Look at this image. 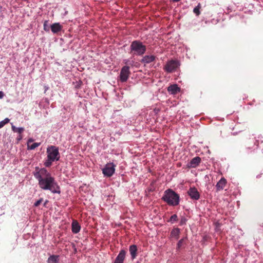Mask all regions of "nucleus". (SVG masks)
Returning a JSON list of instances; mask_svg holds the SVG:
<instances>
[{
	"instance_id": "1",
	"label": "nucleus",
	"mask_w": 263,
	"mask_h": 263,
	"mask_svg": "<svg viewBox=\"0 0 263 263\" xmlns=\"http://www.w3.org/2000/svg\"><path fill=\"white\" fill-rule=\"evenodd\" d=\"M35 178L39 181V186L44 190H49L52 193H60V187L51 174L45 168L35 167Z\"/></svg>"
},
{
	"instance_id": "2",
	"label": "nucleus",
	"mask_w": 263,
	"mask_h": 263,
	"mask_svg": "<svg viewBox=\"0 0 263 263\" xmlns=\"http://www.w3.org/2000/svg\"><path fill=\"white\" fill-rule=\"evenodd\" d=\"M161 199L169 205L176 206L179 203V195L172 189L166 190Z\"/></svg>"
},
{
	"instance_id": "3",
	"label": "nucleus",
	"mask_w": 263,
	"mask_h": 263,
	"mask_svg": "<svg viewBox=\"0 0 263 263\" xmlns=\"http://www.w3.org/2000/svg\"><path fill=\"white\" fill-rule=\"evenodd\" d=\"M130 49L129 53L133 56L142 55L145 52L146 48L140 41H134L130 44Z\"/></svg>"
},
{
	"instance_id": "4",
	"label": "nucleus",
	"mask_w": 263,
	"mask_h": 263,
	"mask_svg": "<svg viewBox=\"0 0 263 263\" xmlns=\"http://www.w3.org/2000/svg\"><path fill=\"white\" fill-rule=\"evenodd\" d=\"M47 158L55 161H58L60 159V156L59 152L58 147L51 145L47 148Z\"/></svg>"
},
{
	"instance_id": "5",
	"label": "nucleus",
	"mask_w": 263,
	"mask_h": 263,
	"mask_svg": "<svg viewBox=\"0 0 263 263\" xmlns=\"http://www.w3.org/2000/svg\"><path fill=\"white\" fill-rule=\"evenodd\" d=\"M180 66L179 62L177 60L168 61L164 67V70L168 73H172L179 67Z\"/></svg>"
},
{
	"instance_id": "6",
	"label": "nucleus",
	"mask_w": 263,
	"mask_h": 263,
	"mask_svg": "<svg viewBox=\"0 0 263 263\" xmlns=\"http://www.w3.org/2000/svg\"><path fill=\"white\" fill-rule=\"evenodd\" d=\"M116 165L112 163H109L106 164L104 168L102 170V173L104 176L110 177L112 176L115 171Z\"/></svg>"
},
{
	"instance_id": "7",
	"label": "nucleus",
	"mask_w": 263,
	"mask_h": 263,
	"mask_svg": "<svg viewBox=\"0 0 263 263\" xmlns=\"http://www.w3.org/2000/svg\"><path fill=\"white\" fill-rule=\"evenodd\" d=\"M130 74L129 71V67L128 66H124L122 67L120 71V80L122 82L127 81Z\"/></svg>"
},
{
	"instance_id": "8",
	"label": "nucleus",
	"mask_w": 263,
	"mask_h": 263,
	"mask_svg": "<svg viewBox=\"0 0 263 263\" xmlns=\"http://www.w3.org/2000/svg\"><path fill=\"white\" fill-rule=\"evenodd\" d=\"M187 194L192 200H197L200 198V194L195 187H190L187 191Z\"/></svg>"
},
{
	"instance_id": "9",
	"label": "nucleus",
	"mask_w": 263,
	"mask_h": 263,
	"mask_svg": "<svg viewBox=\"0 0 263 263\" xmlns=\"http://www.w3.org/2000/svg\"><path fill=\"white\" fill-rule=\"evenodd\" d=\"M126 253V252L125 250H121L117 257L116 258L114 263H123Z\"/></svg>"
},
{
	"instance_id": "10",
	"label": "nucleus",
	"mask_w": 263,
	"mask_h": 263,
	"mask_svg": "<svg viewBox=\"0 0 263 263\" xmlns=\"http://www.w3.org/2000/svg\"><path fill=\"white\" fill-rule=\"evenodd\" d=\"M167 91L172 95H175L180 91V88L177 84H173L167 87Z\"/></svg>"
},
{
	"instance_id": "11",
	"label": "nucleus",
	"mask_w": 263,
	"mask_h": 263,
	"mask_svg": "<svg viewBox=\"0 0 263 263\" xmlns=\"http://www.w3.org/2000/svg\"><path fill=\"white\" fill-rule=\"evenodd\" d=\"M51 30L53 33H57L61 31L62 26L59 23H55L51 25Z\"/></svg>"
},
{
	"instance_id": "12",
	"label": "nucleus",
	"mask_w": 263,
	"mask_h": 263,
	"mask_svg": "<svg viewBox=\"0 0 263 263\" xmlns=\"http://www.w3.org/2000/svg\"><path fill=\"white\" fill-rule=\"evenodd\" d=\"M227 183V180L224 178H222L216 184L217 191L223 190Z\"/></svg>"
},
{
	"instance_id": "13",
	"label": "nucleus",
	"mask_w": 263,
	"mask_h": 263,
	"mask_svg": "<svg viewBox=\"0 0 263 263\" xmlns=\"http://www.w3.org/2000/svg\"><path fill=\"white\" fill-rule=\"evenodd\" d=\"M81 229V227L77 220H73L71 224L72 232L74 233H78Z\"/></svg>"
},
{
	"instance_id": "14",
	"label": "nucleus",
	"mask_w": 263,
	"mask_h": 263,
	"mask_svg": "<svg viewBox=\"0 0 263 263\" xmlns=\"http://www.w3.org/2000/svg\"><path fill=\"white\" fill-rule=\"evenodd\" d=\"M129 251L132 256V258L134 259L137 256V247L136 245H133L129 246Z\"/></svg>"
},
{
	"instance_id": "15",
	"label": "nucleus",
	"mask_w": 263,
	"mask_h": 263,
	"mask_svg": "<svg viewBox=\"0 0 263 263\" xmlns=\"http://www.w3.org/2000/svg\"><path fill=\"white\" fill-rule=\"evenodd\" d=\"M180 233V229L178 228H174L170 234V236L171 238H174L176 240H177L179 238V235Z\"/></svg>"
},
{
	"instance_id": "16",
	"label": "nucleus",
	"mask_w": 263,
	"mask_h": 263,
	"mask_svg": "<svg viewBox=\"0 0 263 263\" xmlns=\"http://www.w3.org/2000/svg\"><path fill=\"white\" fill-rule=\"evenodd\" d=\"M156 57L154 55H145L141 60V62L145 64L150 63L155 61Z\"/></svg>"
},
{
	"instance_id": "17",
	"label": "nucleus",
	"mask_w": 263,
	"mask_h": 263,
	"mask_svg": "<svg viewBox=\"0 0 263 263\" xmlns=\"http://www.w3.org/2000/svg\"><path fill=\"white\" fill-rule=\"evenodd\" d=\"M201 162V158L199 157H194L190 162V166L192 167H196Z\"/></svg>"
},
{
	"instance_id": "18",
	"label": "nucleus",
	"mask_w": 263,
	"mask_h": 263,
	"mask_svg": "<svg viewBox=\"0 0 263 263\" xmlns=\"http://www.w3.org/2000/svg\"><path fill=\"white\" fill-rule=\"evenodd\" d=\"M59 255H52L49 257L47 259L48 263H59Z\"/></svg>"
},
{
	"instance_id": "19",
	"label": "nucleus",
	"mask_w": 263,
	"mask_h": 263,
	"mask_svg": "<svg viewBox=\"0 0 263 263\" xmlns=\"http://www.w3.org/2000/svg\"><path fill=\"white\" fill-rule=\"evenodd\" d=\"M33 141L32 139H29L27 142V147L28 149H34L40 145V143H34L30 144L31 142Z\"/></svg>"
},
{
	"instance_id": "20",
	"label": "nucleus",
	"mask_w": 263,
	"mask_h": 263,
	"mask_svg": "<svg viewBox=\"0 0 263 263\" xmlns=\"http://www.w3.org/2000/svg\"><path fill=\"white\" fill-rule=\"evenodd\" d=\"M201 4L199 3L198 5L194 8L193 12L196 14V16H199L200 14V9L201 8Z\"/></svg>"
},
{
	"instance_id": "21",
	"label": "nucleus",
	"mask_w": 263,
	"mask_h": 263,
	"mask_svg": "<svg viewBox=\"0 0 263 263\" xmlns=\"http://www.w3.org/2000/svg\"><path fill=\"white\" fill-rule=\"evenodd\" d=\"M177 220H178L177 215L176 214H174L170 217V219L167 221L173 223L174 222H176Z\"/></svg>"
},
{
	"instance_id": "22",
	"label": "nucleus",
	"mask_w": 263,
	"mask_h": 263,
	"mask_svg": "<svg viewBox=\"0 0 263 263\" xmlns=\"http://www.w3.org/2000/svg\"><path fill=\"white\" fill-rule=\"evenodd\" d=\"M9 122L8 118H6L4 120L0 122V128H2L6 124Z\"/></svg>"
},
{
	"instance_id": "23",
	"label": "nucleus",
	"mask_w": 263,
	"mask_h": 263,
	"mask_svg": "<svg viewBox=\"0 0 263 263\" xmlns=\"http://www.w3.org/2000/svg\"><path fill=\"white\" fill-rule=\"evenodd\" d=\"M53 162H54L53 160H51L47 158V160L44 163V165L46 167H50L52 165V163Z\"/></svg>"
},
{
	"instance_id": "24",
	"label": "nucleus",
	"mask_w": 263,
	"mask_h": 263,
	"mask_svg": "<svg viewBox=\"0 0 263 263\" xmlns=\"http://www.w3.org/2000/svg\"><path fill=\"white\" fill-rule=\"evenodd\" d=\"M48 21H45L44 23L43 27H44V30L48 32L49 31V27L48 25Z\"/></svg>"
},
{
	"instance_id": "25",
	"label": "nucleus",
	"mask_w": 263,
	"mask_h": 263,
	"mask_svg": "<svg viewBox=\"0 0 263 263\" xmlns=\"http://www.w3.org/2000/svg\"><path fill=\"white\" fill-rule=\"evenodd\" d=\"M42 202L43 198H41L34 203V205L35 206H38Z\"/></svg>"
},
{
	"instance_id": "26",
	"label": "nucleus",
	"mask_w": 263,
	"mask_h": 263,
	"mask_svg": "<svg viewBox=\"0 0 263 263\" xmlns=\"http://www.w3.org/2000/svg\"><path fill=\"white\" fill-rule=\"evenodd\" d=\"M183 241H184V239H183V238H182V239H180V240L178 241V243H177V247H178V248H181V247H182V245H183Z\"/></svg>"
},
{
	"instance_id": "27",
	"label": "nucleus",
	"mask_w": 263,
	"mask_h": 263,
	"mask_svg": "<svg viewBox=\"0 0 263 263\" xmlns=\"http://www.w3.org/2000/svg\"><path fill=\"white\" fill-rule=\"evenodd\" d=\"M186 221V218L184 217H182L180 220V225H183V224H185Z\"/></svg>"
},
{
	"instance_id": "28",
	"label": "nucleus",
	"mask_w": 263,
	"mask_h": 263,
	"mask_svg": "<svg viewBox=\"0 0 263 263\" xmlns=\"http://www.w3.org/2000/svg\"><path fill=\"white\" fill-rule=\"evenodd\" d=\"M24 129L22 127L17 128V133L21 134L24 131Z\"/></svg>"
},
{
	"instance_id": "29",
	"label": "nucleus",
	"mask_w": 263,
	"mask_h": 263,
	"mask_svg": "<svg viewBox=\"0 0 263 263\" xmlns=\"http://www.w3.org/2000/svg\"><path fill=\"white\" fill-rule=\"evenodd\" d=\"M4 96V92L2 91H0V99H2Z\"/></svg>"
},
{
	"instance_id": "30",
	"label": "nucleus",
	"mask_w": 263,
	"mask_h": 263,
	"mask_svg": "<svg viewBox=\"0 0 263 263\" xmlns=\"http://www.w3.org/2000/svg\"><path fill=\"white\" fill-rule=\"evenodd\" d=\"M12 128L14 132H16V128H15V127L14 126H12Z\"/></svg>"
},
{
	"instance_id": "31",
	"label": "nucleus",
	"mask_w": 263,
	"mask_h": 263,
	"mask_svg": "<svg viewBox=\"0 0 263 263\" xmlns=\"http://www.w3.org/2000/svg\"><path fill=\"white\" fill-rule=\"evenodd\" d=\"M22 137L19 135L18 136H17V141L20 140L21 139H22Z\"/></svg>"
},
{
	"instance_id": "32",
	"label": "nucleus",
	"mask_w": 263,
	"mask_h": 263,
	"mask_svg": "<svg viewBox=\"0 0 263 263\" xmlns=\"http://www.w3.org/2000/svg\"><path fill=\"white\" fill-rule=\"evenodd\" d=\"M180 0H172L173 2H179Z\"/></svg>"
},
{
	"instance_id": "33",
	"label": "nucleus",
	"mask_w": 263,
	"mask_h": 263,
	"mask_svg": "<svg viewBox=\"0 0 263 263\" xmlns=\"http://www.w3.org/2000/svg\"><path fill=\"white\" fill-rule=\"evenodd\" d=\"M48 202V200H46L45 202L44 203V206H45L46 204Z\"/></svg>"
},
{
	"instance_id": "34",
	"label": "nucleus",
	"mask_w": 263,
	"mask_h": 263,
	"mask_svg": "<svg viewBox=\"0 0 263 263\" xmlns=\"http://www.w3.org/2000/svg\"><path fill=\"white\" fill-rule=\"evenodd\" d=\"M128 60H126V61L125 62V64H128Z\"/></svg>"
}]
</instances>
